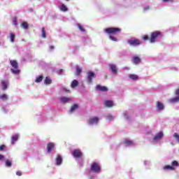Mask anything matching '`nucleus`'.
Here are the masks:
<instances>
[{
  "mask_svg": "<svg viewBox=\"0 0 179 179\" xmlns=\"http://www.w3.org/2000/svg\"><path fill=\"white\" fill-rule=\"evenodd\" d=\"M66 92H67V93H70L71 92V91H69V90H66Z\"/></svg>",
  "mask_w": 179,
  "mask_h": 179,
  "instance_id": "obj_50",
  "label": "nucleus"
},
{
  "mask_svg": "<svg viewBox=\"0 0 179 179\" xmlns=\"http://www.w3.org/2000/svg\"><path fill=\"white\" fill-rule=\"evenodd\" d=\"M96 90H99V92H107L108 90V88L106 86H101L100 85H96Z\"/></svg>",
  "mask_w": 179,
  "mask_h": 179,
  "instance_id": "obj_12",
  "label": "nucleus"
},
{
  "mask_svg": "<svg viewBox=\"0 0 179 179\" xmlns=\"http://www.w3.org/2000/svg\"><path fill=\"white\" fill-rule=\"evenodd\" d=\"M13 24H15V26H17V17H15L13 18Z\"/></svg>",
  "mask_w": 179,
  "mask_h": 179,
  "instance_id": "obj_37",
  "label": "nucleus"
},
{
  "mask_svg": "<svg viewBox=\"0 0 179 179\" xmlns=\"http://www.w3.org/2000/svg\"><path fill=\"white\" fill-rule=\"evenodd\" d=\"M3 90H6L8 89V83L6 81H2L1 82Z\"/></svg>",
  "mask_w": 179,
  "mask_h": 179,
  "instance_id": "obj_26",
  "label": "nucleus"
},
{
  "mask_svg": "<svg viewBox=\"0 0 179 179\" xmlns=\"http://www.w3.org/2000/svg\"><path fill=\"white\" fill-rule=\"evenodd\" d=\"M132 62L133 64H135V65H138L141 62V58L138 56H134L133 57Z\"/></svg>",
  "mask_w": 179,
  "mask_h": 179,
  "instance_id": "obj_13",
  "label": "nucleus"
},
{
  "mask_svg": "<svg viewBox=\"0 0 179 179\" xmlns=\"http://www.w3.org/2000/svg\"><path fill=\"white\" fill-rule=\"evenodd\" d=\"M41 31H42L43 38H45L47 37V35L45 34V29L44 27H43L42 29H41Z\"/></svg>",
  "mask_w": 179,
  "mask_h": 179,
  "instance_id": "obj_31",
  "label": "nucleus"
},
{
  "mask_svg": "<svg viewBox=\"0 0 179 179\" xmlns=\"http://www.w3.org/2000/svg\"><path fill=\"white\" fill-rule=\"evenodd\" d=\"M8 99H9V97L6 94H2L1 95H0V100H2L3 101H5L8 100Z\"/></svg>",
  "mask_w": 179,
  "mask_h": 179,
  "instance_id": "obj_20",
  "label": "nucleus"
},
{
  "mask_svg": "<svg viewBox=\"0 0 179 179\" xmlns=\"http://www.w3.org/2000/svg\"><path fill=\"white\" fill-rule=\"evenodd\" d=\"M3 159V155H0V160H2Z\"/></svg>",
  "mask_w": 179,
  "mask_h": 179,
  "instance_id": "obj_48",
  "label": "nucleus"
},
{
  "mask_svg": "<svg viewBox=\"0 0 179 179\" xmlns=\"http://www.w3.org/2000/svg\"><path fill=\"white\" fill-rule=\"evenodd\" d=\"M103 104L106 107H113V106H114V102L113 101L107 100L104 101Z\"/></svg>",
  "mask_w": 179,
  "mask_h": 179,
  "instance_id": "obj_14",
  "label": "nucleus"
},
{
  "mask_svg": "<svg viewBox=\"0 0 179 179\" xmlns=\"http://www.w3.org/2000/svg\"><path fill=\"white\" fill-rule=\"evenodd\" d=\"M150 9V7L149 6H147L143 8V12H147V10H149Z\"/></svg>",
  "mask_w": 179,
  "mask_h": 179,
  "instance_id": "obj_41",
  "label": "nucleus"
},
{
  "mask_svg": "<svg viewBox=\"0 0 179 179\" xmlns=\"http://www.w3.org/2000/svg\"><path fill=\"white\" fill-rule=\"evenodd\" d=\"M110 69L112 71V73L114 75H117L118 73V69L115 64H110L109 65Z\"/></svg>",
  "mask_w": 179,
  "mask_h": 179,
  "instance_id": "obj_9",
  "label": "nucleus"
},
{
  "mask_svg": "<svg viewBox=\"0 0 179 179\" xmlns=\"http://www.w3.org/2000/svg\"><path fill=\"white\" fill-rule=\"evenodd\" d=\"M108 120H109V121H111V120H113V115H108Z\"/></svg>",
  "mask_w": 179,
  "mask_h": 179,
  "instance_id": "obj_45",
  "label": "nucleus"
},
{
  "mask_svg": "<svg viewBox=\"0 0 179 179\" xmlns=\"http://www.w3.org/2000/svg\"><path fill=\"white\" fill-rule=\"evenodd\" d=\"M78 85H79V82H78V80H74L72 81L71 86L73 89V88L78 87Z\"/></svg>",
  "mask_w": 179,
  "mask_h": 179,
  "instance_id": "obj_21",
  "label": "nucleus"
},
{
  "mask_svg": "<svg viewBox=\"0 0 179 179\" xmlns=\"http://www.w3.org/2000/svg\"><path fill=\"white\" fill-rule=\"evenodd\" d=\"M157 110H163V108H164V105H163V103H161L160 101H157Z\"/></svg>",
  "mask_w": 179,
  "mask_h": 179,
  "instance_id": "obj_17",
  "label": "nucleus"
},
{
  "mask_svg": "<svg viewBox=\"0 0 179 179\" xmlns=\"http://www.w3.org/2000/svg\"><path fill=\"white\" fill-rule=\"evenodd\" d=\"M6 167H12V162L9 161V159H7L6 161Z\"/></svg>",
  "mask_w": 179,
  "mask_h": 179,
  "instance_id": "obj_33",
  "label": "nucleus"
},
{
  "mask_svg": "<svg viewBox=\"0 0 179 179\" xmlns=\"http://www.w3.org/2000/svg\"><path fill=\"white\" fill-rule=\"evenodd\" d=\"M163 34L161 31H156L151 33V36L150 38V43H156V38H159V37H162Z\"/></svg>",
  "mask_w": 179,
  "mask_h": 179,
  "instance_id": "obj_2",
  "label": "nucleus"
},
{
  "mask_svg": "<svg viewBox=\"0 0 179 179\" xmlns=\"http://www.w3.org/2000/svg\"><path fill=\"white\" fill-rule=\"evenodd\" d=\"M124 145H127V146H130L131 145H134V141L125 138L124 140Z\"/></svg>",
  "mask_w": 179,
  "mask_h": 179,
  "instance_id": "obj_18",
  "label": "nucleus"
},
{
  "mask_svg": "<svg viewBox=\"0 0 179 179\" xmlns=\"http://www.w3.org/2000/svg\"><path fill=\"white\" fill-rule=\"evenodd\" d=\"M20 26L24 30H27V29H29V24L26 22H22Z\"/></svg>",
  "mask_w": 179,
  "mask_h": 179,
  "instance_id": "obj_19",
  "label": "nucleus"
},
{
  "mask_svg": "<svg viewBox=\"0 0 179 179\" xmlns=\"http://www.w3.org/2000/svg\"><path fill=\"white\" fill-rule=\"evenodd\" d=\"M99 123V117H94L88 120V124L90 125H93V124H98Z\"/></svg>",
  "mask_w": 179,
  "mask_h": 179,
  "instance_id": "obj_10",
  "label": "nucleus"
},
{
  "mask_svg": "<svg viewBox=\"0 0 179 179\" xmlns=\"http://www.w3.org/2000/svg\"><path fill=\"white\" fill-rule=\"evenodd\" d=\"M173 138H176V141L178 142L179 143V135L177 134V133H175L173 134Z\"/></svg>",
  "mask_w": 179,
  "mask_h": 179,
  "instance_id": "obj_38",
  "label": "nucleus"
},
{
  "mask_svg": "<svg viewBox=\"0 0 179 179\" xmlns=\"http://www.w3.org/2000/svg\"><path fill=\"white\" fill-rule=\"evenodd\" d=\"M128 44L129 45H131V47H137V45H141L142 44V42L141 40L138 38H131L127 41Z\"/></svg>",
  "mask_w": 179,
  "mask_h": 179,
  "instance_id": "obj_4",
  "label": "nucleus"
},
{
  "mask_svg": "<svg viewBox=\"0 0 179 179\" xmlns=\"http://www.w3.org/2000/svg\"><path fill=\"white\" fill-rule=\"evenodd\" d=\"M163 2H168V3H170V2H173V0H162Z\"/></svg>",
  "mask_w": 179,
  "mask_h": 179,
  "instance_id": "obj_46",
  "label": "nucleus"
},
{
  "mask_svg": "<svg viewBox=\"0 0 179 179\" xmlns=\"http://www.w3.org/2000/svg\"><path fill=\"white\" fill-rule=\"evenodd\" d=\"M72 155L76 159H80V157L83 156V153H82V151H80V150H74L72 152Z\"/></svg>",
  "mask_w": 179,
  "mask_h": 179,
  "instance_id": "obj_7",
  "label": "nucleus"
},
{
  "mask_svg": "<svg viewBox=\"0 0 179 179\" xmlns=\"http://www.w3.org/2000/svg\"><path fill=\"white\" fill-rule=\"evenodd\" d=\"M143 40H144V41H147V40H149V36L148 35H145L142 37Z\"/></svg>",
  "mask_w": 179,
  "mask_h": 179,
  "instance_id": "obj_40",
  "label": "nucleus"
},
{
  "mask_svg": "<svg viewBox=\"0 0 179 179\" xmlns=\"http://www.w3.org/2000/svg\"><path fill=\"white\" fill-rule=\"evenodd\" d=\"M121 31V29L117 27H109L105 29L106 34H117Z\"/></svg>",
  "mask_w": 179,
  "mask_h": 179,
  "instance_id": "obj_3",
  "label": "nucleus"
},
{
  "mask_svg": "<svg viewBox=\"0 0 179 179\" xmlns=\"http://www.w3.org/2000/svg\"><path fill=\"white\" fill-rule=\"evenodd\" d=\"M87 78L88 83H92L93 79H94V78H96V75L92 71H88L87 73Z\"/></svg>",
  "mask_w": 179,
  "mask_h": 179,
  "instance_id": "obj_6",
  "label": "nucleus"
},
{
  "mask_svg": "<svg viewBox=\"0 0 179 179\" xmlns=\"http://www.w3.org/2000/svg\"><path fill=\"white\" fill-rule=\"evenodd\" d=\"M178 101H179V96H176L169 99V103H177Z\"/></svg>",
  "mask_w": 179,
  "mask_h": 179,
  "instance_id": "obj_23",
  "label": "nucleus"
},
{
  "mask_svg": "<svg viewBox=\"0 0 179 179\" xmlns=\"http://www.w3.org/2000/svg\"><path fill=\"white\" fill-rule=\"evenodd\" d=\"M78 108H79V105L76 104V103H74L70 110H69V113H75V111H76V110H78Z\"/></svg>",
  "mask_w": 179,
  "mask_h": 179,
  "instance_id": "obj_15",
  "label": "nucleus"
},
{
  "mask_svg": "<svg viewBox=\"0 0 179 179\" xmlns=\"http://www.w3.org/2000/svg\"><path fill=\"white\" fill-rule=\"evenodd\" d=\"M66 1H69V0H66Z\"/></svg>",
  "mask_w": 179,
  "mask_h": 179,
  "instance_id": "obj_52",
  "label": "nucleus"
},
{
  "mask_svg": "<svg viewBox=\"0 0 179 179\" xmlns=\"http://www.w3.org/2000/svg\"><path fill=\"white\" fill-rule=\"evenodd\" d=\"M46 148H47V152L48 153H51V152H52V150H54V149H55V144H54V143H48L46 145Z\"/></svg>",
  "mask_w": 179,
  "mask_h": 179,
  "instance_id": "obj_8",
  "label": "nucleus"
},
{
  "mask_svg": "<svg viewBox=\"0 0 179 179\" xmlns=\"http://www.w3.org/2000/svg\"><path fill=\"white\" fill-rule=\"evenodd\" d=\"M60 100H61L62 103H68V101H71V98L63 96V97L60 98Z\"/></svg>",
  "mask_w": 179,
  "mask_h": 179,
  "instance_id": "obj_22",
  "label": "nucleus"
},
{
  "mask_svg": "<svg viewBox=\"0 0 179 179\" xmlns=\"http://www.w3.org/2000/svg\"><path fill=\"white\" fill-rule=\"evenodd\" d=\"M162 138H163V131H160L158 134H157L153 138V141H160Z\"/></svg>",
  "mask_w": 179,
  "mask_h": 179,
  "instance_id": "obj_11",
  "label": "nucleus"
},
{
  "mask_svg": "<svg viewBox=\"0 0 179 179\" xmlns=\"http://www.w3.org/2000/svg\"><path fill=\"white\" fill-rule=\"evenodd\" d=\"M3 111H5V108H3Z\"/></svg>",
  "mask_w": 179,
  "mask_h": 179,
  "instance_id": "obj_51",
  "label": "nucleus"
},
{
  "mask_svg": "<svg viewBox=\"0 0 179 179\" xmlns=\"http://www.w3.org/2000/svg\"><path fill=\"white\" fill-rule=\"evenodd\" d=\"M56 162L58 166L60 164H62V157L61 155H58L57 158H56Z\"/></svg>",
  "mask_w": 179,
  "mask_h": 179,
  "instance_id": "obj_16",
  "label": "nucleus"
},
{
  "mask_svg": "<svg viewBox=\"0 0 179 179\" xmlns=\"http://www.w3.org/2000/svg\"><path fill=\"white\" fill-rule=\"evenodd\" d=\"M164 170L167 171V170H174V167L170 165H166L163 168Z\"/></svg>",
  "mask_w": 179,
  "mask_h": 179,
  "instance_id": "obj_27",
  "label": "nucleus"
},
{
  "mask_svg": "<svg viewBox=\"0 0 179 179\" xmlns=\"http://www.w3.org/2000/svg\"><path fill=\"white\" fill-rule=\"evenodd\" d=\"M42 80H43V76H41L36 78L35 82H36V83H40V82H41Z\"/></svg>",
  "mask_w": 179,
  "mask_h": 179,
  "instance_id": "obj_35",
  "label": "nucleus"
},
{
  "mask_svg": "<svg viewBox=\"0 0 179 179\" xmlns=\"http://www.w3.org/2000/svg\"><path fill=\"white\" fill-rule=\"evenodd\" d=\"M78 27L79 30H80V31H82V32L85 31V28H83L80 24H78Z\"/></svg>",
  "mask_w": 179,
  "mask_h": 179,
  "instance_id": "obj_36",
  "label": "nucleus"
},
{
  "mask_svg": "<svg viewBox=\"0 0 179 179\" xmlns=\"http://www.w3.org/2000/svg\"><path fill=\"white\" fill-rule=\"evenodd\" d=\"M5 148H6L5 145H0V151L2 152V150H3V149H5Z\"/></svg>",
  "mask_w": 179,
  "mask_h": 179,
  "instance_id": "obj_42",
  "label": "nucleus"
},
{
  "mask_svg": "<svg viewBox=\"0 0 179 179\" xmlns=\"http://www.w3.org/2000/svg\"><path fill=\"white\" fill-rule=\"evenodd\" d=\"M17 138H18V136H17V135H15V136H12V141H11L12 145H15V142L16 141H17Z\"/></svg>",
  "mask_w": 179,
  "mask_h": 179,
  "instance_id": "obj_29",
  "label": "nucleus"
},
{
  "mask_svg": "<svg viewBox=\"0 0 179 179\" xmlns=\"http://www.w3.org/2000/svg\"><path fill=\"white\" fill-rule=\"evenodd\" d=\"M10 38L11 43H15V35L13 34V33L10 34Z\"/></svg>",
  "mask_w": 179,
  "mask_h": 179,
  "instance_id": "obj_32",
  "label": "nucleus"
},
{
  "mask_svg": "<svg viewBox=\"0 0 179 179\" xmlns=\"http://www.w3.org/2000/svg\"><path fill=\"white\" fill-rule=\"evenodd\" d=\"M54 48H55L54 46H52H52H50V50H54Z\"/></svg>",
  "mask_w": 179,
  "mask_h": 179,
  "instance_id": "obj_49",
  "label": "nucleus"
},
{
  "mask_svg": "<svg viewBox=\"0 0 179 179\" xmlns=\"http://www.w3.org/2000/svg\"><path fill=\"white\" fill-rule=\"evenodd\" d=\"M60 10H62V12H66L68 10V8L66 7V6H65V4H62L60 7Z\"/></svg>",
  "mask_w": 179,
  "mask_h": 179,
  "instance_id": "obj_28",
  "label": "nucleus"
},
{
  "mask_svg": "<svg viewBox=\"0 0 179 179\" xmlns=\"http://www.w3.org/2000/svg\"><path fill=\"white\" fill-rule=\"evenodd\" d=\"M109 38H110V40H112L113 41H117V38L113 36H110Z\"/></svg>",
  "mask_w": 179,
  "mask_h": 179,
  "instance_id": "obj_39",
  "label": "nucleus"
},
{
  "mask_svg": "<svg viewBox=\"0 0 179 179\" xmlns=\"http://www.w3.org/2000/svg\"><path fill=\"white\" fill-rule=\"evenodd\" d=\"M175 94H176V96H179V88L177 89V90L175 91Z\"/></svg>",
  "mask_w": 179,
  "mask_h": 179,
  "instance_id": "obj_44",
  "label": "nucleus"
},
{
  "mask_svg": "<svg viewBox=\"0 0 179 179\" xmlns=\"http://www.w3.org/2000/svg\"><path fill=\"white\" fill-rule=\"evenodd\" d=\"M129 78L132 80H138V75L136 74H130Z\"/></svg>",
  "mask_w": 179,
  "mask_h": 179,
  "instance_id": "obj_25",
  "label": "nucleus"
},
{
  "mask_svg": "<svg viewBox=\"0 0 179 179\" xmlns=\"http://www.w3.org/2000/svg\"><path fill=\"white\" fill-rule=\"evenodd\" d=\"M45 83L46 85H51V83H52V80L50 78H46L45 80Z\"/></svg>",
  "mask_w": 179,
  "mask_h": 179,
  "instance_id": "obj_30",
  "label": "nucleus"
},
{
  "mask_svg": "<svg viewBox=\"0 0 179 179\" xmlns=\"http://www.w3.org/2000/svg\"><path fill=\"white\" fill-rule=\"evenodd\" d=\"M179 164H178V162L177 161H173L171 163V166L172 167H178Z\"/></svg>",
  "mask_w": 179,
  "mask_h": 179,
  "instance_id": "obj_34",
  "label": "nucleus"
},
{
  "mask_svg": "<svg viewBox=\"0 0 179 179\" xmlns=\"http://www.w3.org/2000/svg\"><path fill=\"white\" fill-rule=\"evenodd\" d=\"M62 72H64V70L63 69H60L59 71V75H61L62 73Z\"/></svg>",
  "mask_w": 179,
  "mask_h": 179,
  "instance_id": "obj_47",
  "label": "nucleus"
},
{
  "mask_svg": "<svg viewBox=\"0 0 179 179\" xmlns=\"http://www.w3.org/2000/svg\"><path fill=\"white\" fill-rule=\"evenodd\" d=\"M10 64L13 68L10 69L13 73H15V75L20 73V70L17 69L19 68V64H17V62H16V60H10Z\"/></svg>",
  "mask_w": 179,
  "mask_h": 179,
  "instance_id": "obj_1",
  "label": "nucleus"
},
{
  "mask_svg": "<svg viewBox=\"0 0 179 179\" xmlns=\"http://www.w3.org/2000/svg\"><path fill=\"white\" fill-rule=\"evenodd\" d=\"M91 170L92 171H94V173H100L101 169L100 168V165H99L97 162H94L91 165Z\"/></svg>",
  "mask_w": 179,
  "mask_h": 179,
  "instance_id": "obj_5",
  "label": "nucleus"
},
{
  "mask_svg": "<svg viewBox=\"0 0 179 179\" xmlns=\"http://www.w3.org/2000/svg\"><path fill=\"white\" fill-rule=\"evenodd\" d=\"M16 175L18 176L19 177H20V176H22V171H17L16 172Z\"/></svg>",
  "mask_w": 179,
  "mask_h": 179,
  "instance_id": "obj_43",
  "label": "nucleus"
},
{
  "mask_svg": "<svg viewBox=\"0 0 179 179\" xmlns=\"http://www.w3.org/2000/svg\"><path fill=\"white\" fill-rule=\"evenodd\" d=\"M76 75L77 76H79V75H80V73H82V69H80V67H79V66H76Z\"/></svg>",
  "mask_w": 179,
  "mask_h": 179,
  "instance_id": "obj_24",
  "label": "nucleus"
}]
</instances>
